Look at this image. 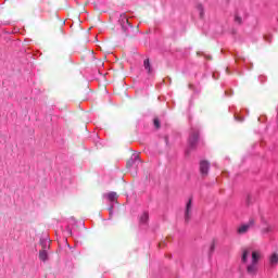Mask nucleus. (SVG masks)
Masks as SVG:
<instances>
[{
    "label": "nucleus",
    "instance_id": "f257e3e1",
    "mask_svg": "<svg viewBox=\"0 0 278 278\" xmlns=\"http://www.w3.org/2000/svg\"><path fill=\"white\" fill-rule=\"evenodd\" d=\"M262 257V253L260 251L252 252V261L247 265V273L251 277H255L257 275V270H260V260Z\"/></svg>",
    "mask_w": 278,
    "mask_h": 278
},
{
    "label": "nucleus",
    "instance_id": "f03ea898",
    "mask_svg": "<svg viewBox=\"0 0 278 278\" xmlns=\"http://www.w3.org/2000/svg\"><path fill=\"white\" fill-rule=\"evenodd\" d=\"M199 129L198 128H191V131L189 134L188 144L190 149H197V144L199 142Z\"/></svg>",
    "mask_w": 278,
    "mask_h": 278
},
{
    "label": "nucleus",
    "instance_id": "7ed1b4c3",
    "mask_svg": "<svg viewBox=\"0 0 278 278\" xmlns=\"http://www.w3.org/2000/svg\"><path fill=\"white\" fill-rule=\"evenodd\" d=\"M255 225V219H250L249 223L242 224L241 226L238 227L237 233L239 236H244V233H248L249 229Z\"/></svg>",
    "mask_w": 278,
    "mask_h": 278
},
{
    "label": "nucleus",
    "instance_id": "20e7f679",
    "mask_svg": "<svg viewBox=\"0 0 278 278\" xmlns=\"http://www.w3.org/2000/svg\"><path fill=\"white\" fill-rule=\"evenodd\" d=\"M192 217V198H190L186 204V210H185V220L188 223L190 218Z\"/></svg>",
    "mask_w": 278,
    "mask_h": 278
},
{
    "label": "nucleus",
    "instance_id": "39448f33",
    "mask_svg": "<svg viewBox=\"0 0 278 278\" xmlns=\"http://www.w3.org/2000/svg\"><path fill=\"white\" fill-rule=\"evenodd\" d=\"M200 173L203 176H206L207 173H210V162H207V161L200 162Z\"/></svg>",
    "mask_w": 278,
    "mask_h": 278
},
{
    "label": "nucleus",
    "instance_id": "423d86ee",
    "mask_svg": "<svg viewBox=\"0 0 278 278\" xmlns=\"http://www.w3.org/2000/svg\"><path fill=\"white\" fill-rule=\"evenodd\" d=\"M140 164V156L138 154H134L131 159L127 162V168H131V166H137Z\"/></svg>",
    "mask_w": 278,
    "mask_h": 278
},
{
    "label": "nucleus",
    "instance_id": "0eeeda50",
    "mask_svg": "<svg viewBox=\"0 0 278 278\" xmlns=\"http://www.w3.org/2000/svg\"><path fill=\"white\" fill-rule=\"evenodd\" d=\"M249 255H251V250L250 249H244L242 256H241V262L243 264H247V260H249Z\"/></svg>",
    "mask_w": 278,
    "mask_h": 278
},
{
    "label": "nucleus",
    "instance_id": "6e6552de",
    "mask_svg": "<svg viewBox=\"0 0 278 278\" xmlns=\"http://www.w3.org/2000/svg\"><path fill=\"white\" fill-rule=\"evenodd\" d=\"M269 263H270V266H277V264H278V254L277 253H273L270 255Z\"/></svg>",
    "mask_w": 278,
    "mask_h": 278
},
{
    "label": "nucleus",
    "instance_id": "1a4fd4ad",
    "mask_svg": "<svg viewBox=\"0 0 278 278\" xmlns=\"http://www.w3.org/2000/svg\"><path fill=\"white\" fill-rule=\"evenodd\" d=\"M39 260L41 262H47V260H49V254L47 253V250H41L39 252Z\"/></svg>",
    "mask_w": 278,
    "mask_h": 278
},
{
    "label": "nucleus",
    "instance_id": "9d476101",
    "mask_svg": "<svg viewBox=\"0 0 278 278\" xmlns=\"http://www.w3.org/2000/svg\"><path fill=\"white\" fill-rule=\"evenodd\" d=\"M143 66H144L146 71H148L149 75H151V73H153V70L151 68V62L149 61V59H146L143 61Z\"/></svg>",
    "mask_w": 278,
    "mask_h": 278
},
{
    "label": "nucleus",
    "instance_id": "9b49d317",
    "mask_svg": "<svg viewBox=\"0 0 278 278\" xmlns=\"http://www.w3.org/2000/svg\"><path fill=\"white\" fill-rule=\"evenodd\" d=\"M106 199L111 201V203H114V201L118 199V195H116V192L112 191L106 194Z\"/></svg>",
    "mask_w": 278,
    "mask_h": 278
},
{
    "label": "nucleus",
    "instance_id": "f8f14e48",
    "mask_svg": "<svg viewBox=\"0 0 278 278\" xmlns=\"http://www.w3.org/2000/svg\"><path fill=\"white\" fill-rule=\"evenodd\" d=\"M147 223H149V213L144 212V213L140 216V224H141V225H147Z\"/></svg>",
    "mask_w": 278,
    "mask_h": 278
},
{
    "label": "nucleus",
    "instance_id": "ddd939ff",
    "mask_svg": "<svg viewBox=\"0 0 278 278\" xmlns=\"http://www.w3.org/2000/svg\"><path fill=\"white\" fill-rule=\"evenodd\" d=\"M49 244H50V241L41 240V247L43 251H47V249H49Z\"/></svg>",
    "mask_w": 278,
    "mask_h": 278
},
{
    "label": "nucleus",
    "instance_id": "4468645a",
    "mask_svg": "<svg viewBox=\"0 0 278 278\" xmlns=\"http://www.w3.org/2000/svg\"><path fill=\"white\" fill-rule=\"evenodd\" d=\"M235 23H237L238 25H242V17L236 15L235 16Z\"/></svg>",
    "mask_w": 278,
    "mask_h": 278
},
{
    "label": "nucleus",
    "instance_id": "2eb2a0df",
    "mask_svg": "<svg viewBox=\"0 0 278 278\" xmlns=\"http://www.w3.org/2000/svg\"><path fill=\"white\" fill-rule=\"evenodd\" d=\"M122 23H127V25H131L130 23H129V20L127 18V15H122Z\"/></svg>",
    "mask_w": 278,
    "mask_h": 278
},
{
    "label": "nucleus",
    "instance_id": "dca6fc26",
    "mask_svg": "<svg viewBox=\"0 0 278 278\" xmlns=\"http://www.w3.org/2000/svg\"><path fill=\"white\" fill-rule=\"evenodd\" d=\"M270 231H273L271 226H267L266 228L263 229V233H270Z\"/></svg>",
    "mask_w": 278,
    "mask_h": 278
},
{
    "label": "nucleus",
    "instance_id": "f3484780",
    "mask_svg": "<svg viewBox=\"0 0 278 278\" xmlns=\"http://www.w3.org/2000/svg\"><path fill=\"white\" fill-rule=\"evenodd\" d=\"M153 123H154V127H156V129H160V127H161L160 119L159 118H154Z\"/></svg>",
    "mask_w": 278,
    "mask_h": 278
},
{
    "label": "nucleus",
    "instance_id": "a211bd4d",
    "mask_svg": "<svg viewBox=\"0 0 278 278\" xmlns=\"http://www.w3.org/2000/svg\"><path fill=\"white\" fill-rule=\"evenodd\" d=\"M215 249H216V244L213 242L210 248V253H214Z\"/></svg>",
    "mask_w": 278,
    "mask_h": 278
},
{
    "label": "nucleus",
    "instance_id": "6ab92c4d",
    "mask_svg": "<svg viewBox=\"0 0 278 278\" xmlns=\"http://www.w3.org/2000/svg\"><path fill=\"white\" fill-rule=\"evenodd\" d=\"M198 10L200 11V16L203 17V5H198Z\"/></svg>",
    "mask_w": 278,
    "mask_h": 278
},
{
    "label": "nucleus",
    "instance_id": "aec40b11",
    "mask_svg": "<svg viewBox=\"0 0 278 278\" xmlns=\"http://www.w3.org/2000/svg\"><path fill=\"white\" fill-rule=\"evenodd\" d=\"M247 204H248V205H251V195H248Z\"/></svg>",
    "mask_w": 278,
    "mask_h": 278
},
{
    "label": "nucleus",
    "instance_id": "412c9836",
    "mask_svg": "<svg viewBox=\"0 0 278 278\" xmlns=\"http://www.w3.org/2000/svg\"><path fill=\"white\" fill-rule=\"evenodd\" d=\"M112 210H114V206H111V207H110V214H112Z\"/></svg>",
    "mask_w": 278,
    "mask_h": 278
}]
</instances>
